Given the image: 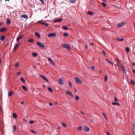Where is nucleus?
Wrapping results in <instances>:
<instances>
[{
    "mask_svg": "<svg viewBox=\"0 0 135 135\" xmlns=\"http://www.w3.org/2000/svg\"><path fill=\"white\" fill-rule=\"evenodd\" d=\"M75 79L76 82L78 84H81L82 83V81L77 77H76L75 78Z\"/></svg>",
    "mask_w": 135,
    "mask_h": 135,
    "instance_id": "obj_1",
    "label": "nucleus"
},
{
    "mask_svg": "<svg viewBox=\"0 0 135 135\" xmlns=\"http://www.w3.org/2000/svg\"><path fill=\"white\" fill-rule=\"evenodd\" d=\"M61 46H62L64 47L65 48L67 49L68 50H70V46L68 44H64L62 45Z\"/></svg>",
    "mask_w": 135,
    "mask_h": 135,
    "instance_id": "obj_2",
    "label": "nucleus"
},
{
    "mask_svg": "<svg viewBox=\"0 0 135 135\" xmlns=\"http://www.w3.org/2000/svg\"><path fill=\"white\" fill-rule=\"evenodd\" d=\"M39 76L42 79L45 81L47 82L48 81H49L48 79L45 76L41 75H40Z\"/></svg>",
    "mask_w": 135,
    "mask_h": 135,
    "instance_id": "obj_3",
    "label": "nucleus"
},
{
    "mask_svg": "<svg viewBox=\"0 0 135 135\" xmlns=\"http://www.w3.org/2000/svg\"><path fill=\"white\" fill-rule=\"evenodd\" d=\"M37 44L40 47L43 49L45 48L44 45L42 43L40 42H37Z\"/></svg>",
    "mask_w": 135,
    "mask_h": 135,
    "instance_id": "obj_4",
    "label": "nucleus"
},
{
    "mask_svg": "<svg viewBox=\"0 0 135 135\" xmlns=\"http://www.w3.org/2000/svg\"><path fill=\"white\" fill-rule=\"evenodd\" d=\"M125 23L124 22H121L118 23L117 25L118 27H119L122 26L124 25Z\"/></svg>",
    "mask_w": 135,
    "mask_h": 135,
    "instance_id": "obj_5",
    "label": "nucleus"
},
{
    "mask_svg": "<svg viewBox=\"0 0 135 135\" xmlns=\"http://www.w3.org/2000/svg\"><path fill=\"white\" fill-rule=\"evenodd\" d=\"M59 82L61 84H64V81L61 78L59 79Z\"/></svg>",
    "mask_w": 135,
    "mask_h": 135,
    "instance_id": "obj_6",
    "label": "nucleus"
},
{
    "mask_svg": "<svg viewBox=\"0 0 135 135\" xmlns=\"http://www.w3.org/2000/svg\"><path fill=\"white\" fill-rule=\"evenodd\" d=\"M56 36V34L55 33H52L49 34L48 36L49 37H54Z\"/></svg>",
    "mask_w": 135,
    "mask_h": 135,
    "instance_id": "obj_7",
    "label": "nucleus"
},
{
    "mask_svg": "<svg viewBox=\"0 0 135 135\" xmlns=\"http://www.w3.org/2000/svg\"><path fill=\"white\" fill-rule=\"evenodd\" d=\"M66 93L67 94L71 96L72 97H73L74 96L72 93L69 90L67 91L66 92Z\"/></svg>",
    "mask_w": 135,
    "mask_h": 135,
    "instance_id": "obj_8",
    "label": "nucleus"
},
{
    "mask_svg": "<svg viewBox=\"0 0 135 135\" xmlns=\"http://www.w3.org/2000/svg\"><path fill=\"white\" fill-rule=\"evenodd\" d=\"M83 130L85 131L88 132L89 131L90 129L88 127L86 126L84 128Z\"/></svg>",
    "mask_w": 135,
    "mask_h": 135,
    "instance_id": "obj_9",
    "label": "nucleus"
},
{
    "mask_svg": "<svg viewBox=\"0 0 135 135\" xmlns=\"http://www.w3.org/2000/svg\"><path fill=\"white\" fill-rule=\"evenodd\" d=\"M20 44V43H19L18 44L16 45L14 47V50H16L17 49Z\"/></svg>",
    "mask_w": 135,
    "mask_h": 135,
    "instance_id": "obj_10",
    "label": "nucleus"
},
{
    "mask_svg": "<svg viewBox=\"0 0 135 135\" xmlns=\"http://www.w3.org/2000/svg\"><path fill=\"white\" fill-rule=\"evenodd\" d=\"M23 37L22 35H20L19 37H18L16 39V41H18L19 40L22 39Z\"/></svg>",
    "mask_w": 135,
    "mask_h": 135,
    "instance_id": "obj_11",
    "label": "nucleus"
},
{
    "mask_svg": "<svg viewBox=\"0 0 135 135\" xmlns=\"http://www.w3.org/2000/svg\"><path fill=\"white\" fill-rule=\"evenodd\" d=\"M47 59L49 61H50L52 64H54V65H55L54 62L53 61V60L51 58H48Z\"/></svg>",
    "mask_w": 135,
    "mask_h": 135,
    "instance_id": "obj_12",
    "label": "nucleus"
},
{
    "mask_svg": "<svg viewBox=\"0 0 135 135\" xmlns=\"http://www.w3.org/2000/svg\"><path fill=\"white\" fill-rule=\"evenodd\" d=\"M21 17L22 18H25L26 19H27L28 17L26 15L24 14L22 15L21 16Z\"/></svg>",
    "mask_w": 135,
    "mask_h": 135,
    "instance_id": "obj_13",
    "label": "nucleus"
},
{
    "mask_svg": "<svg viewBox=\"0 0 135 135\" xmlns=\"http://www.w3.org/2000/svg\"><path fill=\"white\" fill-rule=\"evenodd\" d=\"M5 38V36L4 35H2L0 37V40L1 41H3L4 40Z\"/></svg>",
    "mask_w": 135,
    "mask_h": 135,
    "instance_id": "obj_14",
    "label": "nucleus"
},
{
    "mask_svg": "<svg viewBox=\"0 0 135 135\" xmlns=\"http://www.w3.org/2000/svg\"><path fill=\"white\" fill-rule=\"evenodd\" d=\"M6 31V28L4 27L1 28L0 29V32H3L4 31Z\"/></svg>",
    "mask_w": 135,
    "mask_h": 135,
    "instance_id": "obj_15",
    "label": "nucleus"
},
{
    "mask_svg": "<svg viewBox=\"0 0 135 135\" xmlns=\"http://www.w3.org/2000/svg\"><path fill=\"white\" fill-rule=\"evenodd\" d=\"M35 34L37 37L40 38V34L37 32H35Z\"/></svg>",
    "mask_w": 135,
    "mask_h": 135,
    "instance_id": "obj_16",
    "label": "nucleus"
},
{
    "mask_svg": "<svg viewBox=\"0 0 135 135\" xmlns=\"http://www.w3.org/2000/svg\"><path fill=\"white\" fill-rule=\"evenodd\" d=\"M122 71L123 73L125 74H126L127 73L126 70L123 67V66L122 67Z\"/></svg>",
    "mask_w": 135,
    "mask_h": 135,
    "instance_id": "obj_17",
    "label": "nucleus"
},
{
    "mask_svg": "<svg viewBox=\"0 0 135 135\" xmlns=\"http://www.w3.org/2000/svg\"><path fill=\"white\" fill-rule=\"evenodd\" d=\"M13 91L9 92L8 93V97H11V96L13 94Z\"/></svg>",
    "mask_w": 135,
    "mask_h": 135,
    "instance_id": "obj_18",
    "label": "nucleus"
},
{
    "mask_svg": "<svg viewBox=\"0 0 135 135\" xmlns=\"http://www.w3.org/2000/svg\"><path fill=\"white\" fill-rule=\"evenodd\" d=\"M62 20V19H61L59 18L55 20L54 22H60Z\"/></svg>",
    "mask_w": 135,
    "mask_h": 135,
    "instance_id": "obj_19",
    "label": "nucleus"
},
{
    "mask_svg": "<svg viewBox=\"0 0 135 135\" xmlns=\"http://www.w3.org/2000/svg\"><path fill=\"white\" fill-rule=\"evenodd\" d=\"M28 42L30 43H32L34 41V39L32 38H30L29 39L28 41Z\"/></svg>",
    "mask_w": 135,
    "mask_h": 135,
    "instance_id": "obj_20",
    "label": "nucleus"
},
{
    "mask_svg": "<svg viewBox=\"0 0 135 135\" xmlns=\"http://www.w3.org/2000/svg\"><path fill=\"white\" fill-rule=\"evenodd\" d=\"M76 0H69V1L70 3H75Z\"/></svg>",
    "mask_w": 135,
    "mask_h": 135,
    "instance_id": "obj_21",
    "label": "nucleus"
},
{
    "mask_svg": "<svg viewBox=\"0 0 135 135\" xmlns=\"http://www.w3.org/2000/svg\"><path fill=\"white\" fill-rule=\"evenodd\" d=\"M112 104L113 105H118L119 106L120 105V104L119 103H116V102H113L112 103Z\"/></svg>",
    "mask_w": 135,
    "mask_h": 135,
    "instance_id": "obj_22",
    "label": "nucleus"
},
{
    "mask_svg": "<svg viewBox=\"0 0 135 135\" xmlns=\"http://www.w3.org/2000/svg\"><path fill=\"white\" fill-rule=\"evenodd\" d=\"M22 87L23 89L25 91L27 90V88L25 86H22Z\"/></svg>",
    "mask_w": 135,
    "mask_h": 135,
    "instance_id": "obj_23",
    "label": "nucleus"
},
{
    "mask_svg": "<svg viewBox=\"0 0 135 135\" xmlns=\"http://www.w3.org/2000/svg\"><path fill=\"white\" fill-rule=\"evenodd\" d=\"M6 22L7 24H9L11 23V21L8 18L7 19L6 21Z\"/></svg>",
    "mask_w": 135,
    "mask_h": 135,
    "instance_id": "obj_24",
    "label": "nucleus"
},
{
    "mask_svg": "<svg viewBox=\"0 0 135 135\" xmlns=\"http://www.w3.org/2000/svg\"><path fill=\"white\" fill-rule=\"evenodd\" d=\"M13 118H16L17 117V116L15 113H13L12 114Z\"/></svg>",
    "mask_w": 135,
    "mask_h": 135,
    "instance_id": "obj_25",
    "label": "nucleus"
},
{
    "mask_svg": "<svg viewBox=\"0 0 135 135\" xmlns=\"http://www.w3.org/2000/svg\"><path fill=\"white\" fill-rule=\"evenodd\" d=\"M41 24L43 25H44L46 26L47 27L48 26V25L47 23H45V22H41Z\"/></svg>",
    "mask_w": 135,
    "mask_h": 135,
    "instance_id": "obj_26",
    "label": "nucleus"
},
{
    "mask_svg": "<svg viewBox=\"0 0 135 135\" xmlns=\"http://www.w3.org/2000/svg\"><path fill=\"white\" fill-rule=\"evenodd\" d=\"M117 40L118 41H123V40L124 39L123 38H117Z\"/></svg>",
    "mask_w": 135,
    "mask_h": 135,
    "instance_id": "obj_27",
    "label": "nucleus"
},
{
    "mask_svg": "<svg viewBox=\"0 0 135 135\" xmlns=\"http://www.w3.org/2000/svg\"><path fill=\"white\" fill-rule=\"evenodd\" d=\"M106 60L107 61V62H108L109 64H110L112 65H113V64L112 61L109 60L107 59H106Z\"/></svg>",
    "mask_w": 135,
    "mask_h": 135,
    "instance_id": "obj_28",
    "label": "nucleus"
},
{
    "mask_svg": "<svg viewBox=\"0 0 135 135\" xmlns=\"http://www.w3.org/2000/svg\"><path fill=\"white\" fill-rule=\"evenodd\" d=\"M32 56L33 57H36L37 55V54L35 53H33L32 54Z\"/></svg>",
    "mask_w": 135,
    "mask_h": 135,
    "instance_id": "obj_29",
    "label": "nucleus"
},
{
    "mask_svg": "<svg viewBox=\"0 0 135 135\" xmlns=\"http://www.w3.org/2000/svg\"><path fill=\"white\" fill-rule=\"evenodd\" d=\"M20 80L23 82H25V81L23 77H21L20 79Z\"/></svg>",
    "mask_w": 135,
    "mask_h": 135,
    "instance_id": "obj_30",
    "label": "nucleus"
},
{
    "mask_svg": "<svg viewBox=\"0 0 135 135\" xmlns=\"http://www.w3.org/2000/svg\"><path fill=\"white\" fill-rule=\"evenodd\" d=\"M130 83L133 85H135V82H134L133 80H131L130 81Z\"/></svg>",
    "mask_w": 135,
    "mask_h": 135,
    "instance_id": "obj_31",
    "label": "nucleus"
},
{
    "mask_svg": "<svg viewBox=\"0 0 135 135\" xmlns=\"http://www.w3.org/2000/svg\"><path fill=\"white\" fill-rule=\"evenodd\" d=\"M103 115H104V117H105V119L107 120H108V119H107V116H106L105 114L104 113H103Z\"/></svg>",
    "mask_w": 135,
    "mask_h": 135,
    "instance_id": "obj_32",
    "label": "nucleus"
},
{
    "mask_svg": "<svg viewBox=\"0 0 135 135\" xmlns=\"http://www.w3.org/2000/svg\"><path fill=\"white\" fill-rule=\"evenodd\" d=\"M13 132H14L16 130V126L15 125L13 126Z\"/></svg>",
    "mask_w": 135,
    "mask_h": 135,
    "instance_id": "obj_33",
    "label": "nucleus"
},
{
    "mask_svg": "<svg viewBox=\"0 0 135 135\" xmlns=\"http://www.w3.org/2000/svg\"><path fill=\"white\" fill-rule=\"evenodd\" d=\"M102 4L103 6L104 7H106L107 6V5L104 2H103L102 3Z\"/></svg>",
    "mask_w": 135,
    "mask_h": 135,
    "instance_id": "obj_34",
    "label": "nucleus"
},
{
    "mask_svg": "<svg viewBox=\"0 0 135 135\" xmlns=\"http://www.w3.org/2000/svg\"><path fill=\"white\" fill-rule=\"evenodd\" d=\"M48 89L49 90V91L50 92H52L53 91V90L50 87L49 88H48Z\"/></svg>",
    "mask_w": 135,
    "mask_h": 135,
    "instance_id": "obj_35",
    "label": "nucleus"
},
{
    "mask_svg": "<svg viewBox=\"0 0 135 135\" xmlns=\"http://www.w3.org/2000/svg\"><path fill=\"white\" fill-rule=\"evenodd\" d=\"M108 76L107 75H106L104 77V81H106L107 80Z\"/></svg>",
    "mask_w": 135,
    "mask_h": 135,
    "instance_id": "obj_36",
    "label": "nucleus"
},
{
    "mask_svg": "<svg viewBox=\"0 0 135 135\" xmlns=\"http://www.w3.org/2000/svg\"><path fill=\"white\" fill-rule=\"evenodd\" d=\"M77 129L78 130L81 131L82 130V127L81 126H80L78 127L77 128Z\"/></svg>",
    "mask_w": 135,
    "mask_h": 135,
    "instance_id": "obj_37",
    "label": "nucleus"
},
{
    "mask_svg": "<svg viewBox=\"0 0 135 135\" xmlns=\"http://www.w3.org/2000/svg\"><path fill=\"white\" fill-rule=\"evenodd\" d=\"M19 64L18 63H16L15 64V67L16 68L18 67L19 66Z\"/></svg>",
    "mask_w": 135,
    "mask_h": 135,
    "instance_id": "obj_38",
    "label": "nucleus"
},
{
    "mask_svg": "<svg viewBox=\"0 0 135 135\" xmlns=\"http://www.w3.org/2000/svg\"><path fill=\"white\" fill-rule=\"evenodd\" d=\"M126 50L127 52H128L129 51V49L128 47H127L126 48Z\"/></svg>",
    "mask_w": 135,
    "mask_h": 135,
    "instance_id": "obj_39",
    "label": "nucleus"
},
{
    "mask_svg": "<svg viewBox=\"0 0 135 135\" xmlns=\"http://www.w3.org/2000/svg\"><path fill=\"white\" fill-rule=\"evenodd\" d=\"M114 101L115 102H118V99L115 97H114Z\"/></svg>",
    "mask_w": 135,
    "mask_h": 135,
    "instance_id": "obj_40",
    "label": "nucleus"
},
{
    "mask_svg": "<svg viewBox=\"0 0 135 135\" xmlns=\"http://www.w3.org/2000/svg\"><path fill=\"white\" fill-rule=\"evenodd\" d=\"M117 65L118 66H121L122 67H123V66L122 65L120 64V63L119 62H118V63H117Z\"/></svg>",
    "mask_w": 135,
    "mask_h": 135,
    "instance_id": "obj_41",
    "label": "nucleus"
},
{
    "mask_svg": "<svg viewBox=\"0 0 135 135\" xmlns=\"http://www.w3.org/2000/svg\"><path fill=\"white\" fill-rule=\"evenodd\" d=\"M68 83L69 84L70 87H71L72 85V84L71 83L70 81H69Z\"/></svg>",
    "mask_w": 135,
    "mask_h": 135,
    "instance_id": "obj_42",
    "label": "nucleus"
},
{
    "mask_svg": "<svg viewBox=\"0 0 135 135\" xmlns=\"http://www.w3.org/2000/svg\"><path fill=\"white\" fill-rule=\"evenodd\" d=\"M87 13L88 14L91 15L93 14V12L91 11H89Z\"/></svg>",
    "mask_w": 135,
    "mask_h": 135,
    "instance_id": "obj_43",
    "label": "nucleus"
},
{
    "mask_svg": "<svg viewBox=\"0 0 135 135\" xmlns=\"http://www.w3.org/2000/svg\"><path fill=\"white\" fill-rule=\"evenodd\" d=\"M63 28L65 30H67L68 29V27L65 26H64L63 27Z\"/></svg>",
    "mask_w": 135,
    "mask_h": 135,
    "instance_id": "obj_44",
    "label": "nucleus"
},
{
    "mask_svg": "<svg viewBox=\"0 0 135 135\" xmlns=\"http://www.w3.org/2000/svg\"><path fill=\"white\" fill-rule=\"evenodd\" d=\"M64 35L65 36H68V34L67 33H65Z\"/></svg>",
    "mask_w": 135,
    "mask_h": 135,
    "instance_id": "obj_45",
    "label": "nucleus"
},
{
    "mask_svg": "<svg viewBox=\"0 0 135 135\" xmlns=\"http://www.w3.org/2000/svg\"><path fill=\"white\" fill-rule=\"evenodd\" d=\"M79 96H77L75 98V99L76 100H78V99H79Z\"/></svg>",
    "mask_w": 135,
    "mask_h": 135,
    "instance_id": "obj_46",
    "label": "nucleus"
},
{
    "mask_svg": "<svg viewBox=\"0 0 135 135\" xmlns=\"http://www.w3.org/2000/svg\"><path fill=\"white\" fill-rule=\"evenodd\" d=\"M31 132H32L34 133H35V134H36V132H35V131H34L32 130H31Z\"/></svg>",
    "mask_w": 135,
    "mask_h": 135,
    "instance_id": "obj_47",
    "label": "nucleus"
},
{
    "mask_svg": "<svg viewBox=\"0 0 135 135\" xmlns=\"http://www.w3.org/2000/svg\"><path fill=\"white\" fill-rule=\"evenodd\" d=\"M62 126L64 127H66V124H65L64 123H62Z\"/></svg>",
    "mask_w": 135,
    "mask_h": 135,
    "instance_id": "obj_48",
    "label": "nucleus"
},
{
    "mask_svg": "<svg viewBox=\"0 0 135 135\" xmlns=\"http://www.w3.org/2000/svg\"><path fill=\"white\" fill-rule=\"evenodd\" d=\"M34 123L33 121H30V124H32Z\"/></svg>",
    "mask_w": 135,
    "mask_h": 135,
    "instance_id": "obj_49",
    "label": "nucleus"
},
{
    "mask_svg": "<svg viewBox=\"0 0 135 135\" xmlns=\"http://www.w3.org/2000/svg\"><path fill=\"white\" fill-rule=\"evenodd\" d=\"M91 69L93 70H94L95 69V68L94 66H92L91 67Z\"/></svg>",
    "mask_w": 135,
    "mask_h": 135,
    "instance_id": "obj_50",
    "label": "nucleus"
},
{
    "mask_svg": "<svg viewBox=\"0 0 135 135\" xmlns=\"http://www.w3.org/2000/svg\"><path fill=\"white\" fill-rule=\"evenodd\" d=\"M106 133H107V135H110V134L108 131H107V132Z\"/></svg>",
    "mask_w": 135,
    "mask_h": 135,
    "instance_id": "obj_51",
    "label": "nucleus"
},
{
    "mask_svg": "<svg viewBox=\"0 0 135 135\" xmlns=\"http://www.w3.org/2000/svg\"><path fill=\"white\" fill-rule=\"evenodd\" d=\"M20 72L19 71L17 73V75H19L20 74Z\"/></svg>",
    "mask_w": 135,
    "mask_h": 135,
    "instance_id": "obj_52",
    "label": "nucleus"
},
{
    "mask_svg": "<svg viewBox=\"0 0 135 135\" xmlns=\"http://www.w3.org/2000/svg\"><path fill=\"white\" fill-rule=\"evenodd\" d=\"M102 52L103 53V54L104 55H105V52L103 50Z\"/></svg>",
    "mask_w": 135,
    "mask_h": 135,
    "instance_id": "obj_53",
    "label": "nucleus"
},
{
    "mask_svg": "<svg viewBox=\"0 0 135 135\" xmlns=\"http://www.w3.org/2000/svg\"><path fill=\"white\" fill-rule=\"evenodd\" d=\"M132 131L133 135H135V134H134L133 130L132 129Z\"/></svg>",
    "mask_w": 135,
    "mask_h": 135,
    "instance_id": "obj_54",
    "label": "nucleus"
},
{
    "mask_svg": "<svg viewBox=\"0 0 135 135\" xmlns=\"http://www.w3.org/2000/svg\"><path fill=\"white\" fill-rule=\"evenodd\" d=\"M24 102H23V101H22V102H21V104H23V103H24Z\"/></svg>",
    "mask_w": 135,
    "mask_h": 135,
    "instance_id": "obj_55",
    "label": "nucleus"
},
{
    "mask_svg": "<svg viewBox=\"0 0 135 135\" xmlns=\"http://www.w3.org/2000/svg\"><path fill=\"white\" fill-rule=\"evenodd\" d=\"M50 106H51L52 105V104L51 103H50Z\"/></svg>",
    "mask_w": 135,
    "mask_h": 135,
    "instance_id": "obj_56",
    "label": "nucleus"
},
{
    "mask_svg": "<svg viewBox=\"0 0 135 135\" xmlns=\"http://www.w3.org/2000/svg\"><path fill=\"white\" fill-rule=\"evenodd\" d=\"M133 72L134 73H135V70H134V69L133 70Z\"/></svg>",
    "mask_w": 135,
    "mask_h": 135,
    "instance_id": "obj_57",
    "label": "nucleus"
},
{
    "mask_svg": "<svg viewBox=\"0 0 135 135\" xmlns=\"http://www.w3.org/2000/svg\"><path fill=\"white\" fill-rule=\"evenodd\" d=\"M81 113H82V114H84V113L83 111H81Z\"/></svg>",
    "mask_w": 135,
    "mask_h": 135,
    "instance_id": "obj_58",
    "label": "nucleus"
},
{
    "mask_svg": "<svg viewBox=\"0 0 135 135\" xmlns=\"http://www.w3.org/2000/svg\"><path fill=\"white\" fill-rule=\"evenodd\" d=\"M38 22L39 23H40V24H41V22H41V21H38Z\"/></svg>",
    "mask_w": 135,
    "mask_h": 135,
    "instance_id": "obj_59",
    "label": "nucleus"
},
{
    "mask_svg": "<svg viewBox=\"0 0 135 135\" xmlns=\"http://www.w3.org/2000/svg\"><path fill=\"white\" fill-rule=\"evenodd\" d=\"M132 65H135V63H134V62L132 64Z\"/></svg>",
    "mask_w": 135,
    "mask_h": 135,
    "instance_id": "obj_60",
    "label": "nucleus"
},
{
    "mask_svg": "<svg viewBox=\"0 0 135 135\" xmlns=\"http://www.w3.org/2000/svg\"><path fill=\"white\" fill-rule=\"evenodd\" d=\"M93 43H91L90 44V45H93Z\"/></svg>",
    "mask_w": 135,
    "mask_h": 135,
    "instance_id": "obj_61",
    "label": "nucleus"
},
{
    "mask_svg": "<svg viewBox=\"0 0 135 135\" xmlns=\"http://www.w3.org/2000/svg\"><path fill=\"white\" fill-rule=\"evenodd\" d=\"M42 86L44 88L45 87V85H43Z\"/></svg>",
    "mask_w": 135,
    "mask_h": 135,
    "instance_id": "obj_62",
    "label": "nucleus"
},
{
    "mask_svg": "<svg viewBox=\"0 0 135 135\" xmlns=\"http://www.w3.org/2000/svg\"><path fill=\"white\" fill-rule=\"evenodd\" d=\"M75 91L76 92H77V90H76V89H75Z\"/></svg>",
    "mask_w": 135,
    "mask_h": 135,
    "instance_id": "obj_63",
    "label": "nucleus"
},
{
    "mask_svg": "<svg viewBox=\"0 0 135 135\" xmlns=\"http://www.w3.org/2000/svg\"><path fill=\"white\" fill-rule=\"evenodd\" d=\"M58 129H60V127H58Z\"/></svg>",
    "mask_w": 135,
    "mask_h": 135,
    "instance_id": "obj_64",
    "label": "nucleus"
}]
</instances>
